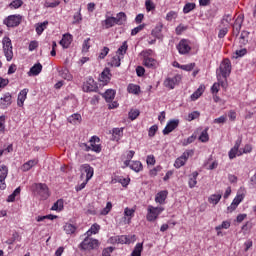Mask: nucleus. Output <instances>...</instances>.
I'll use <instances>...</instances> for the list:
<instances>
[{"label":"nucleus","instance_id":"1","mask_svg":"<svg viewBox=\"0 0 256 256\" xmlns=\"http://www.w3.org/2000/svg\"><path fill=\"white\" fill-rule=\"evenodd\" d=\"M127 21V14L124 12H119L116 17L106 16V19L103 21L105 29H111L115 25H123Z\"/></svg>","mask_w":256,"mask_h":256},{"label":"nucleus","instance_id":"2","mask_svg":"<svg viewBox=\"0 0 256 256\" xmlns=\"http://www.w3.org/2000/svg\"><path fill=\"white\" fill-rule=\"evenodd\" d=\"M141 55L143 57L144 67H147V69H157V67H159V62L151 57V55H153V50H144L141 52Z\"/></svg>","mask_w":256,"mask_h":256},{"label":"nucleus","instance_id":"3","mask_svg":"<svg viewBox=\"0 0 256 256\" xmlns=\"http://www.w3.org/2000/svg\"><path fill=\"white\" fill-rule=\"evenodd\" d=\"M78 247L80 251H95L99 249V240L87 236Z\"/></svg>","mask_w":256,"mask_h":256},{"label":"nucleus","instance_id":"4","mask_svg":"<svg viewBox=\"0 0 256 256\" xmlns=\"http://www.w3.org/2000/svg\"><path fill=\"white\" fill-rule=\"evenodd\" d=\"M2 49L4 56L6 57V61H13V43L9 36H5L2 39Z\"/></svg>","mask_w":256,"mask_h":256},{"label":"nucleus","instance_id":"5","mask_svg":"<svg viewBox=\"0 0 256 256\" xmlns=\"http://www.w3.org/2000/svg\"><path fill=\"white\" fill-rule=\"evenodd\" d=\"M216 75L223 76V79H227L231 75V60L224 59L216 70Z\"/></svg>","mask_w":256,"mask_h":256},{"label":"nucleus","instance_id":"6","mask_svg":"<svg viewBox=\"0 0 256 256\" xmlns=\"http://www.w3.org/2000/svg\"><path fill=\"white\" fill-rule=\"evenodd\" d=\"M23 21V16L19 14L9 15L3 20V25H6L8 29L19 27Z\"/></svg>","mask_w":256,"mask_h":256},{"label":"nucleus","instance_id":"7","mask_svg":"<svg viewBox=\"0 0 256 256\" xmlns=\"http://www.w3.org/2000/svg\"><path fill=\"white\" fill-rule=\"evenodd\" d=\"M165 211V208L163 207H153L151 205L147 208V215L146 219L150 223H153V221H157L158 217L161 215V213Z\"/></svg>","mask_w":256,"mask_h":256},{"label":"nucleus","instance_id":"8","mask_svg":"<svg viewBox=\"0 0 256 256\" xmlns=\"http://www.w3.org/2000/svg\"><path fill=\"white\" fill-rule=\"evenodd\" d=\"M193 155H195L194 150L184 151L182 155L175 160L174 167L176 169H181V167H183L185 163H187V161L189 160V157H193Z\"/></svg>","mask_w":256,"mask_h":256},{"label":"nucleus","instance_id":"9","mask_svg":"<svg viewBox=\"0 0 256 256\" xmlns=\"http://www.w3.org/2000/svg\"><path fill=\"white\" fill-rule=\"evenodd\" d=\"M34 193H36V195H39L41 199H49V187H47V184H34Z\"/></svg>","mask_w":256,"mask_h":256},{"label":"nucleus","instance_id":"10","mask_svg":"<svg viewBox=\"0 0 256 256\" xmlns=\"http://www.w3.org/2000/svg\"><path fill=\"white\" fill-rule=\"evenodd\" d=\"M82 89L85 93L97 92V82H95V80L92 77H89L84 82Z\"/></svg>","mask_w":256,"mask_h":256},{"label":"nucleus","instance_id":"11","mask_svg":"<svg viewBox=\"0 0 256 256\" xmlns=\"http://www.w3.org/2000/svg\"><path fill=\"white\" fill-rule=\"evenodd\" d=\"M176 49L180 55H187L191 51V45L187 39H182L176 46Z\"/></svg>","mask_w":256,"mask_h":256},{"label":"nucleus","instance_id":"12","mask_svg":"<svg viewBox=\"0 0 256 256\" xmlns=\"http://www.w3.org/2000/svg\"><path fill=\"white\" fill-rule=\"evenodd\" d=\"M13 103V96L11 93L6 92L0 98V109H7Z\"/></svg>","mask_w":256,"mask_h":256},{"label":"nucleus","instance_id":"13","mask_svg":"<svg viewBox=\"0 0 256 256\" xmlns=\"http://www.w3.org/2000/svg\"><path fill=\"white\" fill-rule=\"evenodd\" d=\"M243 199H245V194L238 193L233 199L230 206H228L227 208L229 213H233V211H235V209H237V207H239V205L243 202Z\"/></svg>","mask_w":256,"mask_h":256},{"label":"nucleus","instance_id":"14","mask_svg":"<svg viewBox=\"0 0 256 256\" xmlns=\"http://www.w3.org/2000/svg\"><path fill=\"white\" fill-rule=\"evenodd\" d=\"M7 175H9V168H7V166H5V165H2L0 167V189L2 191L7 189V184H5Z\"/></svg>","mask_w":256,"mask_h":256},{"label":"nucleus","instance_id":"15","mask_svg":"<svg viewBox=\"0 0 256 256\" xmlns=\"http://www.w3.org/2000/svg\"><path fill=\"white\" fill-rule=\"evenodd\" d=\"M179 127V119H173L170 120L165 128L163 129L162 133L163 135H169V133H172V131H175Z\"/></svg>","mask_w":256,"mask_h":256},{"label":"nucleus","instance_id":"16","mask_svg":"<svg viewBox=\"0 0 256 256\" xmlns=\"http://www.w3.org/2000/svg\"><path fill=\"white\" fill-rule=\"evenodd\" d=\"M242 140L238 139L235 141L234 147L228 152L229 159H235L237 155H243V152L239 153V148L241 147Z\"/></svg>","mask_w":256,"mask_h":256},{"label":"nucleus","instance_id":"17","mask_svg":"<svg viewBox=\"0 0 256 256\" xmlns=\"http://www.w3.org/2000/svg\"><path fill=\"white\" fill-rule=\"evenodd\" d=\"M101 139L98 136H92L90 138V151H94V153H101V144L100 143Z\"/></svg>","mask_w":256,"mask_h":256},{"label":"nucleus","instance_id":"18","mask_svg":"<svg viewBox=\"0 0 256 256\" xmlns=\"http://www.w3.org/2000/svg\"><path fill=\"white\" fill-rule=\"evenodd\" d=\"M181 81V76L177 75L172 78H166L164 81V86L168 89H175V85Z\"/></svg>","mask_w":256,"mask_h":256},{"label":"nucleus","instance_id":"19","mask_svg":"<svg viewBox=\"0 0 256 256\" xmlns=\"http://www.w3.org/2000/svg\"><path fill=\"white\" fill-rule=\"evenodd\" d=\"M241 27H243V16L239 15L233 24V35L239 37V33L241 32Z\"/></svg>","mask_w":256,"mask_h":256},{"label":"nucleus","instance_id":"20","mask_svg":"<svg viewBox=\"0 0 256 256\" xmlns=\"http://www.w3.org/2000/svg\"><path fill=\"white\" fill-rule=\"evenodd\" d=\"M81 171L86 173V183H89L91 179H93V175L95 174V170L89 164H83L81 166Z\"/></svg>","mask_w":256,"mask_h":256},{"label":"nucleus","instance_id":"21","mask_svg":"<svg viewBox=\"0 0 256 256\" xmlns=\"http://www.w3.org/2000/svg\"><path fill=\"white\" fill-rule=\"evenodd\" d=\"M135 217V208L126 207L124 209V223L131 224V220Z\"/></svg>","mask_w":256,"mask_h":256},{"label":"nucleus","instance_id":"22","mask_svg":"<svg viewBox=\"0 0 256 256\" xmlns=\"http://www.w3.org/2000/svg\"><path fill=\"white\" fill-rule=\"evenodd\" d=\"M99 81L102 85H107L109 81H111V70L109 68H105L103 72L100 74Z\"/></svg>","mask_w":256,"mask_h":256},{"label":"nucleus","instance_id":"23","mask_svg":"<svg viewBox=\"0 0 256 256\" xmlns=\"http://www.w3.org/2000/svg\"><path fill=\"white\" fill-rule=\"evenodd\" d=\"M41 71H43V65H41V63H36L28 71V76L29 77H37V75H39V73H41Z\"/></svg>","mask_w":256,"mask_h":256},{"label":"nucleus","instance_id":"24","mask_svg":"<svg viewBox=\"0 0 256 256\" xmlns=\"http://www.w3.org/2000/svg\"><path fill=\"white\" fill-rule=\"evenodd\" d=\"M27 93H29V89H27V88H25L19 92L18 99H17L18 107H23V105L27 99Z\"/></svg>","mask_w":256,"mask_h":256},{"label":"nucleus","instance_id":"25","mask_svg":"<svg viewBox=\"0 0 256 256\" xmlns=\"http://www.w3.org/2000/svg\"><path fill=\"white\" fill-rule=\"evenodd\" d=\"M37 163H39L38 159L29 160L21 166V171L24 173H26V171H31V169H33Z\"/></svg>","mask_w":256,"mask_h":256},{"label":"nucleus","instance_id":"26","mask_svg":"<svg viewBox=\"0 0 256 256\" xmlns=\"http://www.w3.org/2000/svg\"><path fill=\"white\" fill-rule=\"evenodd\" d=\"M128 167H130V169L132 171H134L135 173H141V171L143 170V163H141V161H131L128 165Z\"/></svg>","mask_w":256,"mask_h":256},{"label":"nucleus","instance_id":"27","mask_svg":"<svg viewBox=\"0 0 256 256\" xmlns=\"http://www.w3.org/2000/svg\"><path fill=\"white\" fill-rule=\"evenodd\" d=\"M167 195H169V192H167V190L160 191L157 193L155 201L160 205H163V203H165V199H167Z\"/></svg>","mask_w":256,"mask_h":256},{"label":"nucleus","instance_id":"28","mask_svg":"<svg viewBox=\"0 0 256 256\" xmlns=\"http://www.w3.org/2000/svg\"><path fill=\"white\" fill-rule=\"evenodd\" d=\"M222 197H223V194L221 192L217 194H212L208 197V203H210V205L215 206L219 203V201H221Z\"/></svg>","mask_w":256,"mask_h":256},{"label":"nucleus","instance_id":"29","mask_svg":"<svg viewBox=\"0 0 256 256\" xmlns=\"http://www.w3.org/2000/svg\"><path fill=\"white\" fill-rule=\"evenodd\" d=\"M197 177H199V172H197V171L192 172V174L189 176L188 185H189L190 189H193L196 187Z\"/></svg>","mask_w":256,"mask_h":256},{"label":"nucleus","instance_id":"30","mask_svg":"<svg viewBox=\"0 0 256 256\" xmlns=\"http://www.w3.org/2000/svg\"><path fill=\"white\" fill-rule=\"evenodd\" d=\"M103 97L107 103H111L113 99H115V90L113 89H108L105 91L103 94Z\"/></svg>","mask_w":256,"mask_h":256},{"label":"nucleus","instance_id":"31","mask_svg":"<svg viewBox=\"0 0 256 256\" xmlns=\"http://www.w3.org/2000/svg\"><path fill=\"white\" fill-rule=\"evenodd\" d=\"M113 141H120L123 137V128H114L112 130Z\"/></svg>","mask_w":256,"mask_h":256},{"label":"nucleus","instance_id":"32","mask_svg":"<svg viewBox=\"0 0 256 256\" xmlns=\"http://www.w3.org/2000/svg\"><path fill=\"white\" fill-rule=\"evenodd\" d=\"M49 25V21H44L42 23L36 24V33L37 35H42L43 31L47 29V26Z\"/></svg>","mask_w":256,"mask_h":256},{"label":"nucleus","instance_id":"33","mask_svg":"<svg viewBox=\"0 0 256 256\" xmlns=\"http://www.w3.org/2000/svg\"><path fill=\"white\" fill-rule=\"evenodd\" d=\"M231 227V222L229 220L223 221L221 225L215 227V231H217V235H221V229H229Z\"/></svg>","mask_w":256,"mask_h":256},{"label":"nucleus","instance_id":"34","mask_svg":"<svg viewBox=\"0 0 256 256\" xmlns=\"http://www.w3.org/2000/svg\"><path fill=\"white\" fill-rule=\"evenodd\" d=\"M64 231L66 235H73L77 231V227L71 223H66L64 225Z\"/></svg>","mask_w":256,"mask_h":256},{"label":"nucleus","instance_id":"35","mask_svg":"<svg viewBox=\"0 0 256 256\" xmlns=\"http://www.w3.org/2000/svg\"><path fill=\"white\" fill-rule=\"evenodd\" d=\"M101 229V226L99 224H93L90 229L86 232V235L88 237H91V235H97Z\"/></svg>","mask_w":256,"mask_h":256},{"label":"nucleus","instance_id":"36","mask_svg":"<svg viewBox=\"0 0 256 256\" xmlns=\"http://www.w3.org/2000/svg\"><path fill=\"white\" fill-rule=\"evenodd\" d=\"M63 208H64V202H63V199H59L57 200L53 206L51 207V211H58V212H61L63 211Z\"/></svg>","mask_w":256,"mask_h":256},{"label":"nucleus","instance_id":"37","mask_svg":"<svg viewBox=\"0 0 256 256\" xmlns=\"http://www.w3.org/2000/svg\"><path fill=\"white\" fill-rule=\"evenodd\" d=\"M127 89L128 93H132L133 95H139L141 91V87L137 84H129Z\"/></svg>","mask_w":256,"mask_h":256},{"label":"nucleus","instance_id":"38","mask_svg":"<svg viewBox=\"0 0 256 256\" xmlns=\"http://www.w3.org/2000/svg\"><path fill=\"white\" fill-rule=\"evenodd\" d=\"M143 253V243H137L131 253V256H141Z\"/></svg>","mask_w":256,"mask_h":256},{"label":"nucleus","instance_id":"39","mask_svg":"<svg viewBox=\"0 0 256 256\" xmlns=\"http://www.w3.org/2000/svg\"><path fill=\"white\" fill-rule=\"evenodd\" d=\"M133 157H135V151H128L126 155V160L124 161V166H122L123 169L129 167V163H131V159H133Z\"/></svg>","mask_w":256,"mask_h":256},{"label":"nucleus","instance_id":"40","mask_svg":"<svg viewBox=\"0 0 256 256\" xmlns=\"http://www.w3.org/2000/svg\"><path fill=\"white\" fill-rule=\"evenodd\" d=\"M83 21V16L81 15V8L78 12L74 13L72 25H79Z\"/></svg>","mask_w":256,"mask_h":256},{"label":"nucleus","instance_id":"41","mask_svg":"<svg viewBox=\"0 0 256 256\" xmlns=\"http://www.w3.org/2000/svg\"><path fill=\"white\" fill-rule=\"evenodd\" d=\"M205 91V86H200L192 95L191 100L195 101L200 98L201 95H203V92Z\"/></svg>","mask_w":256,"mask_h":256},{"label":"nucleus","instance_id":"42","mask_svg":"<svg viewBox=\"0 0 256 256\" xmlns=\"http://www.w3.org/2000/svg\"><path fill=\"white\" fill-rule=\"evenodd\" d=\"M127 49H129V45H127V41H124L122 45L117 50V55L123 58V55L127 53Z\"/></svg>","mask_w":256,"mask_h":256},{"label":"nucleus","instance_id":"43","mask_svg":"<svg viewBox=\"0 0 256 256\" xmlns=\"http://www.w3.org/2000/svg\"><path fill=\"white\" fill-rule=\"evenodd\" d=\"M71 41H72L71 35L64 36L60 41V45H62L64 49H67L69 48V45H71Z\"/></svg>","mask_w":256,"mask_h":256},{"label":"nucleus","instance_id":"44","mask_svg":"<svg viewBox=\"0 0 256 256\" xmlns=\"http://www.w3.org/2000/svg\"><path fill=\"white\" fill-rule=\"evenodd\" d=\"M239 43L240 45H246L247 43H249V32L242 31L240 35Z\"/></svg>","mask_w":256,"mask_h":256},{"label":"nucleus","instance_id":"45","mask_svg":"<svg viewBox=\"0 0 256 256\" xmlns=\"http://www.w3.org/2000/svg\"><path fill=\"white\" fill-rule=\"evenodd\" d=\"M59 75L60 77H62V79H65L66 81H71V79H73V76L71 75V73H69V70L67 69L60 70Z\"/></svg>","mask_w":256,"mask_h":256},{"label":"nucleus","instance_id":"46","mask_svg":"<svg viewBox=\"0 0 256 256\" xmlns=\"http://www.w3.org/2000/svg\"><path fill=\"white\" fill-rule=\"evenodd\" d=\"M196 5L195 3L188 2L183 7V13L187 15V13H191L195 9Z\"/></svg>","mask_w":256,"mask_h":256},{"label":"nucleus","instance_id":"47","mask_svg":"<svg viewBox=\"0 0 256 256\" xmlns=\"http://www.w3.org/2000/svg\"><path fill=\"white\" fill-rule=\"evenodd\" d=\"M217 77V84L219 87L222 86L223 89H227V78H223V76H220V74L216 75Z\"/></svg>","mask_w":256,"mask_h":256},{"label":"nucleus","instance_id":"48","mask_svg":"<svg viewBox=\"0 0 256 256\" xmlns=\"http://www.w3.org/2000/svg\"><path fill=\"white\" fill-rule=\"evenodd\" d=\"M116 241H117V243H120L121 245H125V244L129 245V243H131V238H130V236L122 235V236H119Z\"/></svg>","mask_w":256,"mask_h":256},{"label":"nucleus","instance_id":"49","mask_svg":"<svg viewBox=\"0 0 256 256\" xmlns=\"http://www.w3.org/2000/svg\"><path fill=\"white\" fill-rule=\"evenodd\" d=\"M209 129L206 128L205 130H203L199 136V141H201V143H207V141H209V133H207Z\"/></svg>","mask_w":256,"mask_h":256},{"label":"nucleus","instance_id":"50","mask_svg":"<svg viewBox=\"0 0 256 256\" xmlns=\"http://www.w3.org/2000/svg\"><path fill=\"white\" fill-rule=\"evenodd\" d=\"M45 219H49L50 221H53L54 219H57V216L53 215V214H49V215H45V216H37L36 217V221L38 223H41V221H45Z\"/></svg>","mask_w":256,"mask_h":256},{"label":"nucleus","instance_id":"51","mask_svg":"<svg viewBox=\"0 0 256 256\" xmlns=\"http://www.w3.org/2000/svg\"><path fill=\"white\" fill-rule=\"evenodd\" d=\"M59 5H61L60 1H54V2L46 1L44 3V7H46V9H55V7H59Z\"/></svg>","mask_w":256,"mask_h":256},{"label":"nucleus","instance_id":"52","mask_svg":"<svg viewBox=\"0 0 256 256\" xmlns=\"http://www.w3.org/2000/svg\"><path fill=\"white\" fill-rule=\"evenodd\" d=\"M121 59H123L122 56H114L111 60L112 67H121Z\"/></svg>","mask_w":256,"mask_h":256},{"label":"nucleus","instance_id":"53","mask_svg":"<svg viewBox=\"0 0 256 256\" xmlns=\"http://www.w3.org/2000/svg\"><path fill=\"white\" fill-rule=\"evenodd\" d=\"M201 116V113L199 111H193L188 114V117L186 118L187 121H195V119H199Z\"/></svg>","mask_w":256,"mask_h":256},{"label":"nucleus","instance_id":"54","mask_svg":"<svg viewBox=\"0 0 256 256\" xmlns=\"http://www.w3.org/2000/svg\"><path fill=\"white\" fill-rule=\"evenodd\" d=\"M91 38H87L84 40L83 44H82V51L84 53H87V51H89V49H91Z\"/></svg>","mask_w":256,"mask_h":256},{"label":"nucleus","instance_id":"55","mask_svg":"<svg viewBox=\"0 0 256 256\" xmlns=\"http://www.w3.org/2000/svg\"><path fill=\"white\" fill-rule=\"evenodd\" d=\"M140 111L135 109V110H130L129 114H128V117L131 121H135V119H137V117H139L140 115Z\"/></svg>","mask_w":256,"mask_h":256},{"label":"nucleus","instance_id":"56","mask_svg":"<svg viewBox=\"0 0 256 256\" xmlns=\"http://www.w3.org/2000/svg\"><path fill=\"white\" fill-rule=\"evenodd\" d=\"M111 209H113V204L111 202H107L106 207L101 210L100 215H109Z\"/></svg>","mask_w":256,"mask_h":256},{"label":"nucleus","instance_id":"57","mask_svg":"<svg viewBox=\"0 0 256 256\" xmlns=\"http://www.w3.org/2000/svg\"><path fill=\"white\" fill-rule=\"evenodd\" d=\"M118 183H121L122 187H127L129 185V183L131 182L130 178H123V177H119L117 179Z\"/></svg>","mask_w":256,"mask_h":256},{"label":"nucleus","instance_id":"58","mask_svg":"<svg viewBox=\"0 0 256 256\" xmlns=\"http://www.w3.org/2000/svg\"><path fill=\"white\" fill-rule=\"evenodd\" d=\"M163 167L156 166L152 170H150L149 175L150 177H157V173H160L162 171Z\"/></svg>","mask_w":256,"mask_h":256},{"label":"nucleus","instance_id":"59","mask_svg":"<svg viewBox=\"0 0 256 256\" xmlns=\"http://www.w3.org/2000/svg\"><path fill=\"white\" fill-rule=\"evenodd\" d=\"M143 29H145V24H140L139 26L132 29L131 35L135 36L137 33H140V31H143Z\"/></svg>","mask_w":256,"mask_h":256},{"label":"nucleus","instance_id":"60","mask_svg":"<svg viewBox=\"0 0 256 256\" xmlns=\"http://www.w3.org/2000/svg\"><path fill=\"white\" fill-rule=\"evenodd\" d=\"M180 69H182V71H193V69H195V63L184 64L180 66Z\"/></svg>","mask_w":256,"mask_h":256},{"label":"nucleus","instance_id":"61","mask_svg":"<svg viewBox=\"0 0 256 256\" xmlns=\"http://www.w3.org/2000/svg\"><path fill=\"white\" fill-rule=\"evenodd\" d=\"M23 2L21 0H14L10 3V7L12 9H19V7H22Z\"/></svg>","mask_w":256,"mask_h":256},{"label":"nucleus","instance_id":"62","mask_svg":"<svg viewBox=\"0 0 256 256\" xmlns=\"http://www.w3.org/2000/svg\"><path fill=\"white\" fill-rule=\"evenodd\" d=\"M113 251H115V248L112 246L104 248L102 251V256H111V253H113Z\"/></svg>","mask_w":256,"mask_h":256},{"label":"nucleus","instance_id":"63","mask_svg":"<svg viewBox=\"0 0 256 256\" xmlns=\"http://www.w3.org/2000/svg\"><path fill=\"white\" fill-rule=\"evenodd\" d=\"M145 7L148 12L153 11L155 10V3H153L151 0H146Z\"/></svg>","mask_w":256,"mask_h":256},{"label":"nucleus","instance_id":"64","mask_svg":"<svg viewBox=\"0 0 256 256\" xmlns=\"http://www.w3.org/2000/svg\"><path fill=\"white\" fill-rule=\"evenodd\" d=\"M173 19H177V12L170 11L166 14V21H172Z\"/></svg>","mask_w":256,"mask_h":256}]
</instances>
